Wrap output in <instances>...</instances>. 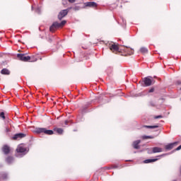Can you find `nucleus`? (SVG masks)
Returning <instances> with one entry per match:
<instances>
[{
	"label": "nucleus",
	"mask_w": 181,
	"mask_h": 181,
	"mask_svg": "<svg viewBox=\"0 0 181 181\" xmlns=\"http://www.w3.org/2000/svg\"><path fill=\"white\" fill-rule=\"evenodd\" d=\"M16 152L17 153L16 154V156L17 158H23V156H25V155L28 153V150L26 148L22 146H19L16 149Z\"/></svg>",
	"instance_id": "obj_1"
},
{
	"label": "nucleus",
	"mask_w": 181,
	"mask_h": 181,
	"mask_svg": "<svg viewBox=\"0 0 181 181\" xmlns=\"http://www.w3.org/2000/svg\"><path fill=\"white\" fill-rule=\"evenodd\" d=\"M35 132H36V134H45L46 135H53L54 134L53 130H48L43 127L35 128Z\"/></svg>",
	"instance_id": "obj_2"
},
{
	"label": "nucleus",
	"mask_w": 181,
	"mask_h": 181,
	"mask_svg": "<svg viewBox=\"0 0 181 181\" xmlns=\"http://www.w3.org/2000/svg\"><path fill=\"white\" fill-rule=\"evenodd\" d=\"M66 21H62L61 23L59 22H54L53 24L50 26L49 30L50 32H53L54 30H56V29L59 28H63L66 25Z\"/></svg>",
	"instance_id": "obj_3"
},
{
	"label": "nucleus",
	"mask_w": 181,
	"mask_h": 181,
	"mask_svg": "<svg viewBox=\"0 0 181 181\" xmlns=\"http://www.w3.org/2000/svg\"><path fill=\"white\" fill-rule=\"evenodd\" d=\"M142 87H149L152 86V79L148 77H145L141 83Z\"/></svg>",
	"instance_id": "obj_4"
},
{
	"label": "nucleus",
	"mask_w": 181,
	"mask_h": 181,
	"mask_svg": "<svg viewBox=\"0 0 181 181\" xmlns=\"http://www.w3.org/2000/svg\"><path fill=\"white\" fill-rule=\"evenodd\" d=\"M17 57L21 62H29L30 60V56H26L25 54H18Z\"/></svg>",
	"instance_id": "obj_5"
},
{
	"label": "nucleus",
	"mask_w": 181,
	"mask_h": 181,
	"mask_svg": "<svg viewBox=\"0 0 181 181\" xmlns=\"http://www.w3.org/2000/svg\"><path fill=\"white\" fill-rule=\"evenodd\" d=\"M160 152H163L162 148L160 147H153L152 148V150H151V148H148V153L149 154L159 153Z\"/></svg>",
	"instance_id": "obj_6"
},
{
	"label": "nucleus",
	"mask_w": 181,
	"mask_h": 181,
	"mask_svg": "<svg viewBox=\"0 0 181 181\" xmlns=\"http://www.w3.org/2000/svg\"><path fill=\"white\" fill-rule=\"evenodd\" d=\"M68 13H69L68 9H64L61 11L58 15V19H59V21H62V18H64V16H66Z\"/></svg>",
	"instance_id": "obj_7"
},
{
	"label": "nucleus",
	"mask_w": 181,
	"mask_h": 181,
	"mask_svg": "<svg viewBox=\"0 0 181 181\" xmlns=\"http://www.w3.org/2000/svg\"><path fill=\"white\" fill-rule=\"evenodd\" d=\"M85 6H88L89 8H97L98 6V4L94 1H88L84 3Z\"/></svg>",
	"instance_id": "obj_8"
},
{
	"label": "nucleus",
	"mask_w": 181,
	"mask_h": 181,
	"mask_svg": "<svg viewBox=\"0 0 181 181\" xmlns=\"http://www.w3.org/2000/svg\"><path fill=\"white\" fill-rule=\"evenodd\" d=\"M25 136H26V134L18 133V134H16L13 136V139H14V140H16V139H22V138H25Z\"/></svg>",
	"instance_id": "obj_9"
},
{
	"label": "nucleus",
	"mask_w": 181,
	"mask_h": 181,
	"mask_svg": "<svg viewBox=\"0 0 181 181\" xmlns=\"http://www.w3.org/2000/svg\"><path fill=\"white\" fill-rule=\"evenodd\" d=\"M110 49L113 53H115V52H118L119 50V47H118V45L115 44L110 45Z\"/></svg>",
	"instance_id": "obj_10"
},
{
	"label": "nucleus",
	"mask_w": 181,
	"mask_h": 181,
	"mask_svg": "<svg viewBox=\"0 0 181 181\" xmlns=\"http://www.w3.org/2000/svg\"><path fill=\"white\" fill-rule=\"evenodd\" d=\"M2 151L4 153V155H8V153H9V152H11V149L9 148V146H8L7 145H5L3 146Z\"/></svg>",
	"instance_id": "obj_11"
},
{
	"label": "nucleus",
	"mask_w": 181,
	"mask_h": 181,
	"mask_svg": "<svg viewBox=\"0 0 181 181\" xmlns=\"http://www.w3.org/2000/svg\"><path fill=\"white\" fill-rule=\"evenodd\" d=\"M176 144H177V142H174V143H170L168 144L165 146V149L167 151H170V149H173V146H175V145H176Z\"/></svg>",
	"instance_id": "obj_12"
},
{
	"label": "nucleus",
	"mask_w": 181,
	"mask_h": 181,
	"mask_svg": "<svg viewBox=\"0 0 181 181\" xmlns=\"http://www.w3.org/2000/svg\"><path fill=\"white\" fill-rule=\"evenodd\" d=\"M141 144V140H136L133 142V147L134 149H139V144Z\"/></svg>",
	"instance_id": "obj_13"
},
{
	"label": "nucleus",
	"mask_w": 181,
	"mask_h": 181,
	"mask_svg": "<svg viewBox=\"0 0 181 181\" xmlns=\"http://www.w3.org/2000/svg\"><path fill=\"white\" fill-rule=\"evenodd\" d=\"M156 160H159V158H150L144 160V163H152V162H156Z\"/></svg>",
	"instance_id": "obj_14"
},
{
	"label": "nucleus",
	"mask_w": 181,
	"mask_h": 181,
	"mask_svg": "<svg viewBox=\"0 0 181 181\" xmlns=\"http://www.w3.org/2000/svg\"><path fill=\"white\" fill-rule=\"evenodd\" d=\"M14 161H15V159L12 156H8L6 159V162H7L8 165H11V163H13Z\"/></svg>",
	"instance_id": "obj_15"
},
{
	"label": "nucleus",
	"mask_w": 181,
	"mask_h": 181,
	"mask_svg": "<svg viewBox=\"0 0 181 181\" xmlns=\"http://www.w3.org/2000/svg\"><path fill=\"white\" fill-rule=\"evenodd\" d=\"M0 179H3L4 180L8 179V173H0Z\"/></svg>",
	"instance_id": "obj_16"
},
{
	"label": "nucleus",
	"mask_w": 181,
	"mask_h": 181,
	"mask_svg": "<svg viewBox=\"0 0 181 181\" xmlns=\"http://www.w3.org/2000/svg\"><path fill=\"white\" fill-rule=\"evenodd\" d=\"M1 74H4V75H9V74H11V71H9L8 70V69H3L1 71Z\"/></svg>",
	"instance_id": "obj_17"
},
{
	"label": "nucleus",
	"mask_w": 181,
	"mask_h": 181,
	"mask_svg": "<svg viewBox=\"0 0 181 181\" xmlns=\"http://www.w3.org/2000/svg\"><path fill=\"white\" fill-rule=\"evenodd\" d=\"M54 131H56V132L59 134V135L63 134L64 132V130L62 128H55L54 129Z\"/></svg>",
	"instance_id": "obj_18"
},
{
	"label": "nucleus",
	"mask_w": 181,
	"mask_h": 181,
	"mask_svg": "<svg viewBox=\"0 0 181 181\" xmlns=\"http://www.w3.org/2000/svg\"><path fill=\"white\" fill-rule=\"evenodd\" d=\"M124 52H128V54H134V49H131V48H128L127 47L125 49H124Z\"/></svg>",
	"instance_id": "obj_19"
},
{
	"label": "nucleus",
	"mask_w": 181,
	"mask_h": 181,
	"mask_svg": "<svg viewBox=\"0 0 181 181\" xmlns=\"http://www.w3.org/2000/svg\"><path fill=\"white\" fill-rule=\"evenodd\" d=\"M140 52H141V53H143V54H145L148 53V49L146 48V47H141V48L140 49Z\"/></svg>",
	"instance_id": "obj_20"
},
{
	"label": "nucleus",
	"mask_w": 181,
	"mask_h": 181,
	"mask_svg": "<svg viewBox=\"0 0 181 181\" xmlns=\"http://www.w3.org/2000/svg\"><path fill=\"white\" fill-rule=\"evenodd\" d=\"M144 128H149L150 129H155V128H159V126H158V125L144 126Z\"/></svg>",
	"instance_id": "obj_21"
},
{
	"label": "nucleus",
	"mask_w": 181,
	"mask_h": 181,
	"mask_svg": "<svg viewBox=\"0 0 181 181\" xmlns=\"http://www.w3.org/2000/svg\"><path fill=\"white\" fill-rule=\"evenodd\" d=\"M142 139H153V136H143Z\"/></svg>",
	"instance_id": "obj_22"
},
{
	"label": "nucleus",
	"mask_w": 181,
	"mask_h": 181,
	"mask_svg": "<svg viewBox=\"0 0 181 181\" xmlns=\"http://www.w3.org/2000/svg\"><path fill=\"white\" fill-rule=\"evenodd\" d=\"M0 118H2V119H6L5 112H0Z\"/></svg>",
	"instance_id": "obj_23"
},
{
	"label": "nucleus",
	"mask_w": 181,
	"mask_h": 181,
	"mask_svg": "<svg viewBox=\"0 0 181 181\" xmlns=\"http://www.w3.org/2000/svg\"><path fill=\"white\" fill-rule=\"evenodd\" d=\"M5 132H6V134H9V132H11V128H9L8 126H6V127H5Z\"/></svg>",
	"instance_id": "obj_24"
},
{
	"label": "nucleus",
	"mask_w": 181,
	"mask_h": 181,
	"mask_svg": "<svg viewBox=\"0 0 181 181\" xmlns=\"http://www.w3.org/2000/svg\"><path fill=\"white\" fill-rule=\"evenodd\" d=\"M72 9H74V11H80V9H81V7L78 6H75L74 8H72Z\"/></svg>",
	"instance_id": "obj_25"
},
{
	"label": "nucleus",
	"mask_w": 181,
	"mask_h": 181,
	"mask_svg": "<svg viewBox=\"0 0 181 181\" xmlns=\"http://www.w3.org/2000/svg\"><path fill=\"white\" fill-rule=\"evenodd\" d=\"M159 118H163V116H162V115H158V116H156V117H155V119H159Z\"/></svg>",
	"instance_id": "obj_26"
},
{
	"label": "nucleus",
	"mask_w": 181,
	"mask_h": 181,
	"mask_svg": "<svg viewBox=\"0 0 181 181\" xmlns=\"http://www.w3.org/2000/svg\"><path fill=\"white\" fill-rule=\"evenodd\" d=\"M166 155H168V153H165V154L158 156L157 158H163V156H166Z\"/></svg>",
	"instance_id": "obj_27"
},
{
	"label": "nucleus",
	"mask_w": 181,
	"mask_h": 181,
	"mask_svg": "<svg viewBox=\"0 0 181 181\" xmlns=\"http://www.w3.org/2000/svg\"><path fill=\"white\" fill-rule=\"evenodd\" d=\"M155 91V88H151L149 90L148 93H153Z\"/></svg>",
	"instance_id": "obj_28"
},
{
	"label": "nucleus",
	"mask_w": 181,
	"mask_h": 181,
	"mask_svg": "<svg viewBox=\"0 0 181 181\" xmlns=\"http://www.w3.org/2000/svg\"><path fill=\"white\" fill-rule=\"evenodd\" d=\"M35 12H37V13H40V8H37L35 10Z\"/></svg>",
	"instance_id": "obj_29"
},
{
	"label": "nucleus",
	"mask_w": 181,
	"mask_h": 181,
	"mask_svg": "<svg viewBox=\"0 0 181 181\" xmlns=\"http://www.w3.org/2000/svg\"><path fill=\"white\" fill-rule=\"evenodd\" d=\"M122 21L123 22V25H127V21L124 20V18H122Z\"/></svg>",
	"instance_id": "obj_30"
},
{
	"label": "nucleus",
	"mask_w": 181,
	"mask_h": 181,
	"mask_svg": "<svg viewBox=\"0 0 181 181\" xmlns=\"http://www.w3.org/2000/svg\"><path fill=\"white\" fill-rule=\"evenodd\" d=\"M69 2H70L71 4H74V2H76V0H69Z\"/></svg>",
	"instance_id": "obj_31"
},
{
	"label": "nucleus",
	"mask_w": 181,
	"mask_h": 181,
	"mask_svg": "<svg viewBox=\"0 0 181 181\" xmlns=\"http://www.w3.org/2000/svg\"><path fill=\"white\" fill-rule=\"evenodd\" d=\"M181 149V145L179 146L177 148H176V151H180Z\"/></svg>",
	"instance_id": "obj_32"
},
{
	"label": "nucleus",
	"mask_w": 181,
	"mask_h": 181,
	"mask_svg": "<svg viewBox=\"0 0 181 181\" xmlns=\"http://www.w3.org/2000/svg\"><path fill=\"white\" fill-rule=\"evenodd\" d=\"M69 124V121L66 120L65 121V125H67Z\"/></svg>",
	"instance_id": "obj_33"
},
{
	"label": "nucleus",
	"mask_w": 181,
	"mask_h": 181,
	"mask_svg": "<svg viewBox=\"0 0 181 181\" xmlns=\"http://www.w3.org/2000/svg\"><path fill=\"white\" fill-rule=\"evenodd\" d=\"M177 84H181V81H177Z\"/></svg>",
	"instance_id": "obj_34"
},
{
	"label": "nucleus",
	"mask_w": 181,
	"mask_h": 181,
	"mask_svg": "<svg viewBox=\"0 0 181 181\" xmlns=\"http://www.w3.org/2000/svg\"><path fill=\"white\" fill-rule=\"evenodd\" d=\"M127 162H131V160H127Z\"/></svg>",
	"instance_id": "obj_35"
},
{
	"label": "nucleus",
	"mask_w": 181,
	"mask_h": 181,
	"mask_svg": "<svg viewBox=\"0 0 181 181\" xmlns=\"http://www.w3.org/2000/svg\"><path fill=\"white\" fill-rule=\"evenodd\" d=\"M32 9H33V6H32Z\"/></svg>",
	"instance_id": "obj_36"
},
{
	"label": "nucleus",
	"mask_w": 181,
	"mask_h": 181,
	"mask_svg": "<svg viewBox=\"0 0 181 181\" xmlns=\"http://www.w3.org/2000/svg\"><path fill=\"white\" fill-rule=\"evenodd\" d=\"M173 181H176V180H173Z\"/></svg>",
	"instance_id": "obj_37"
}]
</instances>
